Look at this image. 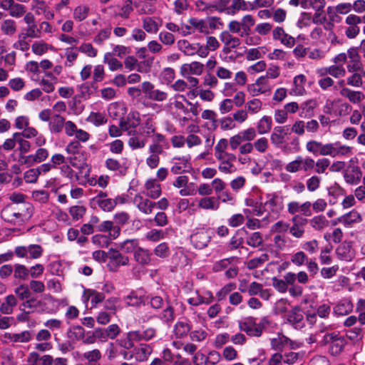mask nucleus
I'll return each instance as SVG.
<instances>
[{"label": "nucleus", "mask_w": 365, "mask_h": 365, "mask_svg": "<svg viewBox=\"0 0 365 365\" xmlns=\"http://www.w3.org/2000/svg\"><path fill=\"white\" fill-rule=\"evenodd\" d=\"M142 91L145 97L151 101L163 102L168 98V93L165 91L155 89V86L149 81L142 83Z\"/></svg>", "instance_id": "423d86ee"}, {"label": "nucleus", "mask_w": 365, "mask_h": 365, "mask_svg": "<svg viewBox=\"0 0 365 365\" xmlns=\"http://www.w3.org/2000/svg\"><path fill=\"white\" fill-rule=\"evenodd\" d=\"M339 222L346 226H350L352 224L360 222L362 220L361 215L355 210L341 216L338 218Z\"/></svg>", "instance_id": "7c9ffc66"}, {"label": "nucleus", "mask_w": 365, "mask_h": 365, "mask_svg": "<svg viewBox=\"0 0 365 365\" xmlns=\"http://www.w3.org/2000/svg\"><path fill=\"white\" fill-rule=\"evenodd\" d=\"M247 293L250 296L259 295L264 300H268L270 293L268 289H264L262 284L252 282L247 286Z\"/></svg>", "instance_id": "4be33fe9"}, {"label": "nucleus", "mask_w": 365, "mask_h": 365, "mask_svg": "<svg viewBox=\"0 0 365 365\" xmlns=\"http://www.w3.org/2000/svg\"><path fill=\"white\" fill-rule=\"evenodd\" d=\"M89 10L87 6H78L73 11V18L78 21H82L88 16Z\"/></svg>", "instance_id": "13d9d810"}, {"label": "nucleus", "mask_w": 365, "mask_h": 365, "mask_svg": "<svg viewBox=\"0 0 365 365\" xmlns=\"http://www.w3.org/2000/svg\"><path fill=\"white\" fill-rule=\"evenodd\" d=\"M272 128V118L269 116L264 115L257 124V130L259 134L268 133Z\"/></svg>", "instance_id": "8fccbe9b"}, {"label": "nucleus", "mask_w": 365, "mask_h": 365, "mask_svg": "<svg viewBox=\"0 0 365 365\" xmlns=\"http://www.w3.org/2000/svg\"><path fill=\"white\" fill-rule=\"evenodd\" d=\"M153 57H149L144 61L139 63L136 58L132 56H128L125 58L124 61V65L125 68L128 69L129 71H133L137 68L138 71L143 72L141 65H144L148 66V68H150L153 63Z\"/></svg>", "instance_id": "f3484780"}, {"label": "nucleus", "mask_w": 365, "mask_h": 365, "mask_svg": "<svg viewBox=\"0 0 365 365\" xmlns=\"http://www.w3.org/2000/svg\"><path fill=\"white\" fill-rule=\"evenodd\" d=\"M17 304L18 301L14 295H7L4 299V302L0 305V312L4 314H11L13 313L14 309Z\"/></svg>", "instance_id": "cd10ccee"}, {"label": "nucleus", "mask_w": 365, "mask_h": 365, "mask_svg": "<svg viewBox=\"0 0 365 365\" xmlns=\"http://www.w3.org/2000/svg\"><path fill=\"white\" fill-rule=\"evenodd\" d=\"M143 26L148 33L155 34L158 31V24L150 17H146L143 19Z\"/></svg>", "instance_id": "0e129e2a"}, {"label": "nucleus", "mask_w": 365, "mask_h": 365, "mask_svg": "<svg viewBox=\"0 0 365 365\" xmlns=\"http://www.w3.org/2000/svg\"><path fill=\"white\" fill-rule=\"evenodd\" d=\"M346 344L344 338H337L334 341L330 344L329 351L332 355H337L341 353Z\"/></svg>", "instance_id": "4d7b16f0"}, {"label": "nucleus", "mask_w": 365, "mask_h": 365, "mask_svg": "<svg viewBox=\"0 0 365 365\" xmlns=\"http://www.w3.org/2000/svg\"><path fill=\"white\" fill-rule=\"evenodd\" d=\"M191 242L197 249H203L209 242V237L204 232H197L191 235Z\"/></svg>", "instance_id": "c9c22d12"}, {"label": "nucleus", "mask_w": 365, "mask_h": 365, "mask_svg": "<svg viewBox=\"0 0 365 365\" xmlns=\"http://www.w3.org/2000/svg\"><path fill=\"white\" fill-rule=\"evenodd\" d=\"M250 5H252V4L245 0H232L230 6L231 12L235 14L238 11H247L250 9Z\"/></svg>", "instance_id": "603ef678"}, {"label": "nucleus", "mask_w": 365, "mask_h": 365, "mask_svg": "<svg viewBox=\"0 0 365 365\" xmlns=\"http://www.w3.org/2000/svg\"><path fill=\"white\" fill-rule=\"evenodd\" d=\"M321 184V178L317 175H312L306 181L307 188L309 192H315Z\"/></svg>", "instance_id": "774afa93"}, {"label": "nucleus", "mask_w": 365, "mask_h": 365, "mask_svg": "<svg viewBox=\"0 0 365 365\" xmlns=\"http://www.w3.org/2000/svg\"><path fill=\"white\" fill-rule=\"evenodd\" d=\"M361 175V169L356 165L350 166L344 173L346 182L350 185H357L360 182Z\"/></svg>", "instance_id": "aec40b11"}, {"label": "nucleus", "mask_w": 365, "mask_h": 365, "mask_svg": "<svg viewBox=\"0 0 365 365\" xmlns=\"http://www.w3.org/2000/svg\"><path fill=\"white\" fill-rule=\"evenodd\" d=\"M4 338L14 343H27L31 339V334L28 330L20 333H6Z\"/></svg>", "instance_id": "bb28decb"}, {"label": "nucleus", "mask_w": 365, "mask_h": 365, "mask_svg": "<svg viewBox=\"0 0 365 365\" xmlns=\"http://www.w3.org/2000/svg\"><path fill=\"white\" fill-rule=\"evenodd\" d=\"M215 158L220 162L218 170L226 174L232 173L235 171V166L233 163L236 160V157L232 153H224L215 156Z\"/></svg>", "instance_id": "9d476101"}, {"label": "nucleus", "mask_w": 365, "mask_h": 365, "mask_svg": "<svg viewBox=\"0 0 365 365\" xmlns=\"http://www.w3.org/2000/svg\"><path fill=\"white\" fill-rule=\"evenodd\" d=\"M240 22L243 30V32L240 34L241 36H244V33L247 35L250 31V28L255 24L253 16L250 14L244 16Z\"/></svg>", "instance_id": "5fc2aeb1"}, {"label": "nucleus", "mask_w": 365, "mask_h": 365, "mask_svg": "<svg viewBox=\"0 0 365 365\" xmlns=\"http://www.w3.org/2000/svg\"><path fill=\"white\" fill-rule=\"evenodd\" d=\"M133 203L139 211L145 215H151L154 207H155V202L151 201L141 195H135L133 197Z\"/></svg>", "instance_id": "ddd939ff"}, {"label": "nucleus", "mask_w": 365, "mask_h": 365, "mask_svg": "<svg viewBox=\"0 0 365 365\" xmlns=\"http://www.w3.org/2000/svg\"><path fill=\"white\" fill-rule=\"evenodd\" d=\"M152 353V348L146 344H140L139 346L133 349V356L137 361L146 360Z\"/></svg>", "instance_id": "c756f323"}, {"label": "nucleus", "mask_w": 365, "mask_h": 365, "mask_svg": "<svg viewBox=\"0 0 365 365\" xmlns=\"http://www.w3.org/2000/svg\"><path fill=\"white\" fill-rule=\"evenodd\" d=\"M269 259V255L267 253L261 255L259 257H255L250 259L247 263V267L249 269H254L258 267L259 265L264 264Z\"/></svg>", "instance_id": "680f3d73"}, {"label": "nucleus", "mask_w": 365, "mask_h": 365, "mask_svg": "<svg viewBox=\"0 0 365 365\" xmlns=\"http://www.w3.org/2000/svg\"><path fill=\"white\" fill-rule=\"evenodd\" d=\"M292 226L289 225L290 235L297 239H300L304 237L305 230L304 227L307 223V219L296 215L291 219Z\"/></svg>", "instance_id": "1a4fd4ad"}, {"label": "nucleus", "mask_w": 365, "mask_h": 365, "mask_svg": "<svg viewBox=\"0 0 365 365\" xmlns=\"http://www.w3.org/2000/svg\"><path fill=\"white\" fill-rule=\"evenodd\" d=\"M108 113L113 118H121L124 114V107L117 103H111L108 107Z\"/></svg>", "instance_id": "864d4df0"}, {"label": "nucleus", "mask_w": 365, "mask_h": 365, "mask_svg": "<svg viewBox=\"0 0 365 365\" xmlns=\"http://www.w3.org/2000/svg\"><path fill=\"white\" fill-rule=\"evenodd\" d=\"M43 249L40 245L30 244L27 246H18L14 250V254L20 258L27 257L38 259L42 256Z\"/></svg>", "instance_id": "20e7f679"}, {"label": "nucleus", "mask_w": 365, "mask_h": 365, "mask_svg": "<svg viewBox=\"0 0 365 365\" xmlns=\"http://www.w3.org/2000/svg\"><path fill=\"white\" fill-rule=\"evenodd\" d=\"M306 76L303 74H299L294 78L293 88L289 91L292 96H303L305 92L304 84L306 83Z\"/></svg>", "instance_id": "393cba45"}, {"label": "nucleus", "mask_w": 365, "mask_h": 365, "mask_svg": "<svg viewBox=\"0 0 365 365\" xmlns=\"http://www.w3.org/2000/svg\"><path fill=\"white\" fill-rule=\"evenodd\" d=\"M134 259L141 265L148 264L150 262V253L146 249L139 247L133 254Z\"/></svg>", "instance_id": "72a5a7b5"}, {"label": "nucleus", "mask_w": 365, "mask_h": 365, "mask_svg": "<svg viewBox=\"0 0 365 365\" xmlns=\"http://www.w3.org/2000/svg\"><path fill=\"white\" fill-rule=\"evenodd\" d=\"M220 39L224 44L222 51L225 53H229L232 49L239 47L241 44L240 39L232 36L228 31L221 32Z\"/></svg>", "instance_id": "9b49d317"}, {"label": "nucleus", "mask_w": 365, "mask_h": 365, "mask_svg": "<svg viewBox=\"0 0 365 365\" xmlns=\"http://www.w3.org/2000/svg\"><path fill=\"white\" fill-rule=\"evenodd\" d=\"M189 23L191 26H192L196 30H197L200 33H209L208 27L204 20L197 19L196 18H191L189 19Z\"/></svg>", "instance_id": "bf43d9fd"}, {"label": "nucleus", "mask_w": 365, "mask_h": 365, "mask_svg": "<svg viewBox=\"0 0 365 365\" xmlns=\"http://www.w3.org/2000/svg\"><path fill=\"white\" fill-rule=\"evenodd\" d=\"M264 207L272 213H278L283 208L282 198L276 194H268Z\"/></svg>", "instance_id": "a211bd4d"}, {"label": "nucleus", "mask_w": 365, "mask_h": 365, "mask_svg": "<svg viewBox=\"0 0 365 365\" xmlns=\"http://www.w3.org/2000/svg\"><path fill=\"white\" fill-rule=\"evenodd\" d=\"M325 147V144L314 140L307 141L305 145L307 152L311 153L313 155L319 154L322 156H324Z\"/></svg>", "instance_id": "e433bc0d"}, {"label": "nucleus", "mask_w": 365, "mask_h": 365, "mask_svg": "<svg viewBox=\"0 0 365 365\" xmlns=\"http://www.w3.org/2000/svg\"><path fill=\"white\" fill-rule=\"evenodd\" d=\"M315 161L311 157L297 155L295 159L289 162L285 167L288 173H294L299 171L308 172L314 169Z\"/></svg>", "instance_id": "f03ea898"}, {"label": "nucleus", "mask_w": 365, "mask_h": 365, "mask_svg": "<svg viewBox=\"0 0 365 365\" xmlns=\"http://www.w3.org/2000/svg\"><path fill=\"white\" fill-rule=\"evenodd\" d=\"M14 293L24 302L30 298L31 295V292L29 287L25 284H22L15 288Z\"/></svg>", "instance_id": "6e6d98bb"}, {"label": "nucleus", "mask_w": 365, "mask_h": 365, "mask_svg": "<svg viewBox=\"0 0 365 365\" xmlns=\"http://www.w3.org/2000/svg\"><path fill=\"white\" fill-rule=\"evenodd\" d=\"M317 73L320 76L330 75L334 78L344 77L346 74V70L341 65H331L329 67L322 68L318 70Z\"/></svg>", "instance_id": "b1692460"}, {"label": "nucleus", "mask_w": 365, "mask_h": 365, "mask_svg": "<svg viewBox=\"0 0 365 365\" xmlns=\"http://www.w3.org/2000/svg\"><path fill=\"white\" fill-rule=\"evenodd\" d=\"M97 230L99 232H108L109 237L111 239H116L120 233V228L119 226H114L112 221L106 220L100 223L97 227Z\"/></svg>", "instance_id": "5701e85b"}, {"label": "nucleus", "mask_w": 365, "mask_h": 365, "mask_svg": "<svg viewBox=\"0 0 365 365\" xmlns=\"http://www.w3.org/2000/svg\"><path fill=\"white\" fill-rule=\"evenodd\" d=\"M109 262L108 266L109 269L115 272L120 266L129 264V257L123 255L118 250L110 249L108 253Z\"/></svg>", "instance_id": "0eeeda50"}, {"label": "nucleus", "mask_w": 365, "mask_h": 365, "mask_svg": "<svg viewBox=\"0 0 365 365\" xmlns=\"http://www.w3.org/2000/svg\"><path fill=\"white\" fill-rule=\"evenodd\" d=\"M143 341L140 330L130 331L126 335L119 340L118 344L125 349H130L135 348V343Z\"/></svg>", "instance_id": "f8f14e48"}, {"label": "nucleus", "mask_w": 365, "mask_h": 365, "mask_svg": "<svg viewBox=\"0 0 365 365\" xmlns=\"http://www.w3.org/2000/svg\"><path fill=\"white\" fill-rule=\"evenodd\" d=\"M303 313L298 307H294L287 314V321L296 328L303 327Z\"/></svg>", "instance_id": "a878e982"}, {"label": "nucleus", "mask_w": 365, "mask_h": 365, "mask_svg": "<svg viewBox=\"0 0 365 365\" xmlns=\"http://www.w3.org/2000/svg\"><path fill=\"white\" fill-rule=\"evenodd\" d=\"M353 305L348 300L339 302L334 308V313L336 315H346L352 311Z\"/></svg>", "instance_id": "79ce46f5"}, {"label": "nucleus", "mask_w": 365, "mask_h": 365, "mask_svg": "<svg viewBox=\"0 0 365 365\" xmlns=\"http://www.w3.org/2000/svg\"><path fill=\"white\" fill-rule=\"evenodd\" d=\"M198 207L203 210H217L219 208V202L214 197H205L199 200Z\"/></svg>", "instance_id": "4c0bfd02"}, {"label": "nucleus", "mask_w": 365, "mask_h": 365, "mask_svg": "<svg viewBox=\"0 0 365 365\" xmlns=\"http://www.w3.org/2000/svg\"><path fill=\"white\" fill-rule=\"evenodd\" d=\"M325 146L324 156L328 155L332 158H341L349 155L351 153V147L341 145L339 142L326 143Z\"/></svg>", "instance_id": "39448f33"}, {"label": "nucleus", "mask_w": 365, "mask_h": 365, "mask_svg": "<svg viewBox=\"0 0 365 365\" xmlns=\"http://www.w3.org/2000/svg\"><path fill=\"white\" fill-rule=\"evenodd\" d=\"M359 52V49L356 47H352L348 49L347 58H349V60L346 68L349 72H359L363 70V64Z\"/></svg>", "instance_id": "6e6552de"}, {"label": "nucleus", "mask_w": 365, "mask_h": 365, "mask_svg": "<svg viewBox=\"0 0 365 365\" xmlns=\"http://www.w3.org/2000/svg\"><path fill=\"white\" fill-rule=\"evenodd\" d=\"M178 49L186 56H194L196 54L197 43H190L187 40H179L177 43Z\"/></svg>", "instance_id": "58836bf2"}, {"label": "nucleus", "mask_w": 365, "mask_h": 365, "mask_svg": "<svg viewBox=\"0 0 365 365\" xmlns=\"http://www.w3.org/2000/svg\"><path fill=\"white\" fill-rule=\"evenodd\" d=\"M138 240L137 239L126 240L118 245V247L126 253L135 252L136 249L139 247Z\"/></svg>", "instance_id": "09e8293b"}, {"label": "nucleus", "mask_w": 365, "mask_h": 365, "mask_svg": "<svg viewBox=\"0 0 365 365\" xmlns=\"http://www.w3.org/2000/svg\"><path fill=\"white\" fill-rule=\"evenodd\" d=\"M310 225L316 230H322L328 226L329 221L324 215H317L313 217L309 220Z\"/></svg>", "instance_id": "a18cd8bd"}, {"label": "nucleus", "mask_w": 365, "mask_h": 365, "mask_svg": "<svg viewBox=\"0 0 365 365\" xmlns=\"http://www.w3.org/2000/svg\"><path fill=\"white\" fill-rule=\"evenodd\" d=\"M32 210L30 203H10L4 207L1 215L4 220L15 225L29 218Z\"/></svg>", "instance_id": "f257e3e1"}, {"label": "nucleus", "mask_w": 365, "mask_h": 365, "mask_svg": "<svg viewBox=\"0 0 365 365\" xmlns=\"http://www.w3.org/2000/svg\"><path fill=\"white\" fill-rule=\"evenodd\" d=\"M189 168L187 160L180 158H174L173 160V166L171 172L175 175L182 173Z\"/></svg>", "instance_id": "ea45409f"}, {"label": "nucleus", "mask_w": 365, "mask_h": 365, "mask_svg": "<svg viewBox=\"0 0 365 365\" xmlns=\"http://www.w3.org/2000/svg\"><path fill=\"white\" fill-rule=\"evenodd\" d=\"M325 0H301L300 6L304 9L322 11L325 6Z\"/></svg>", "instance_id": "f704fd0d"}, {"label": "nucleus", "mask_w": 365, "mask_h": 365, "mask_svg": "<svg viewBox=\"0 0 365 365\" xmlns=\"http://www.w3.org/2000/svg\"><path fill=\"white\" fill-rule=\"evenodd\" d=\"M204 71V65L198 61L184 63L180 66V73L182 77L189 76H200Z\"/></svg>", "instance_id": "4468645a"}, {"label": "nucleus", "mask_w": 365, "mask_h": 365, "mask_svg": "<svg viewBox=\"0 0 365 365\" xmlns=\"http://www.w3.org/2000/svg\"><path fill=\"white\" fill-rule=\"evenodd\" d=\"M103 62L108 64L110 71H115L123 68L122 63L113 56V53L107 52L104 54Z\"/></svg>", "instance_id": "a19ab883"}, {"label": "nucleus", "mask_w": 365, "mask_h": 365, "mask_svg": "<svg viewBox=\"0 0 365 365\" xmlns=\"http://www.w3.org/2000/svg\"><path fill=\"white\" fill-rule=\"evenodd\" d=\"M86 208L82 205L72 206L69 209V214L74 220H78L86 214Z\"/></svg>", "instance_id": "69168bd1"}, {"label": "nucleus", "mask_w": 365, "mask_h": 365, "mask_svg": "<svg viewBox=\"0 0 365 365\" xmlns=\"http://www.w3.org/2000/svg\"><path fill=\"white\" fill-rule=\"evenodd\" d=\"M288 134V126H277L274 128L270 135V140L273 145L279 146L284 143L285 138Z\"/></svg>", "instance_id": "6ab92c4d"}, {"label": "nucleus", "mask_w": 365, "mask_h": 365, "mask_svg": "<svg viewBox=\"0 0 365 365\" xmlns=\"http://www.w3.org/2000/svg\"><path fill=\"white\" fill-rule=\"evenodd\" d=\"M239 329L252 336H259L262 332L259 324H257L251 317L245 319L244 322H240Z\"/></svg>", "instance_id": "2eb2a0df"}, {"label": "nucleus", "mask_w": 365, "mask_h": 365, "mask_svg": "<svg viewBox=\"0 0 365 365\" xmlns=\"http://www.w3.org/2000/svg\"><path fill=\"white\" fill-rule=\"evenodd\" d=\"M330 165V161L328 158H319L314 164L316 166L315 173L317 174H324L326 173L327 169Z\"/></svg>", "instance_id": "338daca9"}, {"label": "nucleus", "mask_w": 365, "mask_h": 365, "mask_svg": "<svg viewBox=\"0 0 365 365\" xmlns=\"http://www.w3.org/2000/svg\"><path fill=\"white\" fill-rule=\"evenodd\" d=\"M43 324L47 329L53 332L61 330L63 326L62 320L54 318L46 320Z\"/></svg>", "instance_id": "052dcab7"}, {"label": "nucleus", "mask_w": 365, "mask_h": 365, "mask_svg": "<svg viewBox=\"0 0 365 365\" xmlns=\"http://www.w3.org/2000/svg\"><path fill=\"white\" fill-rule=\"evenodd\" d=\"M340 94L353 103H359L364 98V95L361 91H351L348 88H342Z\"/></svg>", "instance_id": "473e14b6"}, {"label": "nucleus", "mask_w": 365, "mask_h": 365, "mask_svg": "<svg viewBox=\"0 0 365 365\" xmlns=\"http://www.w3.org/2000/svg\"><path fill=\"white\" fill-rule=\"evenodd\" d=\"M143 193L148 197L155 200L161 195V185L157 180L149 179L144 184Z\"/></svg>", "instance_id": "dca6fc26"}, {"label": "nucleus", "mask_w": 365, "mask_h": 365, "mask_svg": "<svg viewBox=\"0 0 365 365\" xmlns=\"http://www.w3.org/2000/svg\"><path fill=\"white\" fill-rule=\"evenodd\" d=\"M273 38L279 41L288 48L292 47L295 43V38L287 34L283 28L279 26L273 30Z\"/></svg>", "instance_id": "412c9836"}, {"label": "nucleus", "mask_w": 365, "mask_h": 365, "mask_svg": "<svg viewBox=\"0 0 365 365\" xmlns=\"http://www.w3.org/2000/svg\"><path fill=\"white\" fill-rule=\"evenodd\" d=\"M119 199L120 197H118L113 199L108 197L106 199H103V200L98 201V202L96 204L104 212H110L117 205Z\"/></svg>", "instance_id": "de8ad7c7"}, {"label": "nucleus", "mask_w": 365, "mask_h": 365, "mask_svg": "<svg viewBox=\"0 0 365 365\" xmlns=\"http://www.w3.org/2000/svg\"><path fill=\"white\" fill-rule=\"evenodd\" d=\"M257 135L256 130L253 128H249L242 130L229 139V145L232 150H235L243 142H250Z\"/></svg>", "instance_id": "7ed1b4c3"}, {"label": "nucleus", "mask_w": 365, "mask_h": 365, "mask_svg": "<svg viewBox=\"0 0 365 365\" xmlns=\"http://www.w3.org/2000/svg\"><path fill=\"white\" fill-rule=\"evenodd\" d=\"M65 120V118L61 115L53 114L48 124L50 131L53 133H61L63 130Z\"/></svg>", "instance_id": "2f4dec72"}, {"label": "nucleus", "mask_w": 365, "mask_h": 365, "mask_svg": "<svg viewBox=\"0 0 365 365\" xmlns=\"http://www.w3.org/2000/svg\"><path fill=\"white\" fill-rule=\"evenodd\" d=\"M67 336L71 341L82 340L85 336V329L81 326L73 327L68 330Z\"/></svg>", "instance_id": "37998d69"}, {"label": "nucleus", "mask_w": 365, "mask_h": 365, "mask_svg": "<svg viewBox=\"0 0 365 365\" xmlns=\"http://www.w3.org/2000/svg\"><path fill=\"white\" fill-rule=\"evenodd\" d=\"M338 257L341 260L350 261L354 257V252L351 245L349 243L344 242L336 250Z\"/></svg>", "instance_id": "c85d7f7f"}, {"label": "nucleus", "mask_w": 365, "mask_h": 365, "mask_svg": "<svg viewBox=\"0 0 365 365\" xmlns=\"http://www.w3.org/2000/svg\"><path fill=\"white\" fill-rule=\"evenodd\" d=\"M190 329L191 327L187 322H178L175 326L174 331L178 338H182L187 336Z\"/></svg>", "instance_id": "3c124183"}, {"label": "nucleus", "mask_w": 365, "mask_h": 365, "mask_svg": "<svg viewBox=\"0 0 365 365\" xmlns=\"http://www.w3.org/2000/svg\"><path fill=\"white\" fill-rule=\"evenodd\" d=\"M0 29L5 35L13 36L16 31V24L12 19H5L1 22Z\"/></svg>", "instance_id": "c03bdc74"}, {"label": "nucleus", "mask_w": 365, "mask_h": 365, "mask_svg": "<svg viewBox=\"0 0 365 365\" xmlns=\"http://www.w3.org/2000/svg\"><path fill=\"white\" fill-rule=\"evenodd\" d=\"M262 236L258 232L252 233L247 239V244L252 247H257L262 245Z\"/></svg>", "instance_id": "e2e57ef3"}, {"label": "nucleus", "mask_w": 365, "mask_h": 365, "mask_svg": "<svg viewBox=\"0 0 365 365\" xmlns=\"http://www.w3.org/2000/svg\"><path fill=\"white\" fill-rule=\"evenodd\" d=\"M19 36L20 38H24L25 39L29 38H37L41 36V31L37 28V26H27L19 34Z\"/></svg>", "instance_id": "49530a36"}]
</instances>
